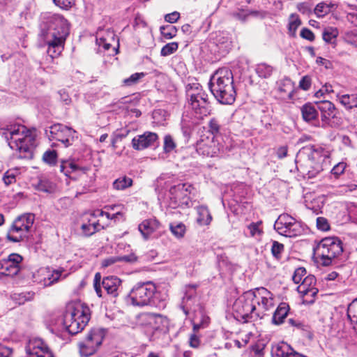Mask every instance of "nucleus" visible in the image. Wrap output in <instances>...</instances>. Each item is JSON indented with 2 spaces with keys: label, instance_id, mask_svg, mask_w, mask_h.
I'll use <instances>...</instances> for the list:
<instances>
[{
  "label": "nucleus",
  "instance_id": "41",
  "mask_svg": "<svg viewBox=\"0 0 357 357\" xmlns=\"http://www.w3.org/2000/svg\"><path fill=\"white\" fill-rule=\"evenodd\" d=\"M221 126L215 119H211L208 122V130L204 133L206 135L214 137V139L218 140L220 135Z\"/></svg>",
  "mask_w": 357,
  "mask_h": 357
},
{
  "label": "nucleus",
  "instance_id": "53",
  "mask_svg": "<svg viewBox=\"0 0 357 357\" xmlns=\"http://www.w3.org/2000/svg\"><path fill=\"white\" fill-rule=\"evenodd\" d=\"M357 189V185L353 183L344 184L338 186L336 190L337 194L344 195L349 192H352Z\"/></svg>",
  "mask_w": 357,
  "mask_h": 357
},
{
  "label": "nucleus",
  "instance_id": "45",
  "mask_svg": "<svg viewBox=\"0 0 357 357\" xmlns=\"http://www.w3.org/2000/svg\"><path fill=\"white\" fill-rule=\"evenodd\" d=\"M154 319V313L144 312L137 316V322L141 326L150 327Z\"/></svg>",
  "mask_w": 357,
  "mask_h": 357
},
{
  "label": "nucleus",
  "instance_id": "54",
  "mask_svg": "<svg viewBox=\"0 0 357 357\" xmlns=\"http://www.w3.org/2000/svg\"><path fill=\"white\" fill-rule=\"evenodd\" d=\"M178 45L176 42L167 43L162 47L160 54L162 56L171 55L178 50Z\"/></svg>",
  "mask_w": 357,
  "mask_h": 357
},
{
  "label": "nucleus",
  "instance_id": "64",
  "mask_svg": "<svg viewBox=\"0 0 357 357\" xmlns=\"http://www.w3.org/2000/svg\"><path fill=\"white\" fill-rule=\"evenodd\" d=\"M344 40L347 43L357 47V34L353 32H347L344 35Z\"/></svg>",
  "mask_w": 357,
  "mask_h": 357
},
{
  "label": "nucleus",
  "instance_id": "52",
  "mask_svg": "<svg viewBox=\"0 0 357 357\" xmlns=\"http://www.w3.org/2000/svg\"><path fill=\"white\" fill-rule=\"evenodd\" d=\"M145 76L144 73H135L132 74L129 77L123 79V83L125 86H131L137 84L140 79Z\"/></svg>",
  "mask_w": 357,
  "mask_h": 357
},
{
  "label": "nucleus",
  "instance_id": "11",
  "mask_svg": "<svg viewBox=\"0 0 357 357\" xmlns=\"http://www.w3.org/2000/svg\"><path fill=\"white\" fill-rule=\"evenodd\" d=\"M275 230L280 235L294 238L305 233V225L287 213L279 215L274 224Z\"/></svg>",
  "mask_w": 357,
  "mask_h": 357
},
{
  "label": "nucleus",
  "instance_id": "28",
  "mask_svg": "<svg viewBox=\"0 0 357 357\" xmlns=\"http://www.w3.org/2000/svg\"><path fill=\"white\" fill-rule=\"evenodd\" d=\"M195 285H190L187 287L185 294L182 298L181 307L185 315L188 314L192 303L195 299Z\"/></svg>",
  "mask_w": 357,
  "mask_h": 357
},
{
  "label": "nucleus",
  "instance_id": "20",
  "mask_svg": "<svg viewBox=\"0 0 357 357\" xmlns=\"http://www.w3.org/2000/svg\"><path fill=\"white\" fill-rule=\"evenodd\" d=\"M102 336L97 331H91L86 340L79 344V352L83 356L88 357L93 354L102 344Z\"/></svg>",
  "mask_w": 357,
  "mask_h": 357
},
{
  "label": "nucleus",
  "instance_id": "5",
  "mask_svg": "<svg viewBox=\"0 0 357 357\" xmlns=\"http://www.w3.org/2000/svg\"><path fill=\"white\" fill-rule=\"evenodd\" d=\"M209 89L214 98L221 104L231 105L236 100L233 74L227 68H219L211 77Z\"/></svg>",
  "mask_w": 357,
  "mask_h": 357
},
{
  "label": "nucleus",
  "instance_id": "33",
  "mask_svg": "<svg viewBox=\"0 0 357 357\" xmlns=\"http://www.w3.org/2000/svg\"><path fill=\"white\" fill-rule=\"evenodd\" d=\"M338 35L339 31L336 27L328 26L323 30L322 38L325 43L335 45Z\"/></svg>",
  "mask_w": 357,
  "mask_h": 357
},
{
  "label": "nucleus",
  "instance_id": "25",
  "mask_svg": "<svg viewBox=\"0 0 357 357\" xmlns=\"http://www.w3.org/2000/svg\"><path fill=\"white\" fill-rule=\"evenodd\" d=\"M272 357H306L296 352L290 345L282 342L272 347Z\"/></svg>",
  "mask_w": 357,
  "mask_h": 357
},
{
  "label": "nucleus",
  "instance_id": "36",
  "mask_svg": "<svg viewBox=\"0 0 357 357\" xmlns=\"http://www.w3.org/2000/svg\"><path fill=\"white\" fill-rule=\"evenodd\" d=\"M197 212L198 214V218L197 220L199 225H208L211 223L212 220V216L206 206H198L197 208Z\"/></svg>",
  "mask_w": 357,
  "mask_h": 357
},
{
  "label": "nucleus",
  "instance_id": "39",
  "mask_svg": "<svg viewBox=\"0 0 357 357\" xmlns=\"http://www.w3.org/2000/svg\"><path fill=\"white\" fill-rule=\"evenodd\" d=\"M133 181L126 176H120L113 182V188L116 190H124L132 185Z\"/></svg>",
  "mask_w": 357,
  "mask_h": 357
},
{
  "label": "nucleus",
  "instance_id": "49",
  "mask_svg": "<svg viewBox=\"0 0 357 357\" xmlns=\"http://www.w3.org/2000/svg\"><path fill=\"white\" fill-rule=\"evenodd\" d=\"M347 317L351 323L357 324V298L349 304L347 309Z\"/></svg>",
  "mask_w": 357,
  "mask_h": 357
},
{
  "label": "nucleus",
  "instance_id": "60",
  "mask_svg": "<svg viewBox=\"0 0 357 357\" xmlns=\"http://www.w3.org/2000/svg\"><path fill=\"white\" fill-rule=\"evenodd\" d=\"M4 183L9 185L16 181V172L14 170L7 171L3 177Z\"/></svg>",
  "mask_w": 357,
  "mask_h": 357
},
{
  "label": "nucleus",
  "instance_id": "23",
  "mask_svg": "<svg viewBox=\"0 0 357 357\" xmlns=\"http://www.w3.org/2000/svg\"><path fill=\"white\" fill-rule=\"evenodd\" d=\"M157 139L158 135L156 133L145 132L144 134L137 135L132 139V146L137 151L143 150L154 145Z\"/></svg>",
  "mask_w": 357,
  "mask_h": 357
},
{
  "label": "nucleus",
  "instance_id": "13",
  "mask_svg": "<svg viewBox=\"0 0 357 357\" xmlns=\"http://www.w3.org/2000/svg\"><path fill=\"white\" fill-rule=\"evenodd\" d=\"M101 287L108 295L116 297L119 296L121 288V280L116 276H107L101 281L100 273H96L93 279V287L96 294L100 298L103 297Z\"/></svg>",
  "mask_w": 357,
  "mask_h": 357
},
{
  "label": "nucleus",
  "instance_id": "10",
  "mask_svg": "<svg viewBox=\"0 0 357 357\" xmlns=\"http://www.w3.org/2000/svg\"><path fill=\"white\" fill-rule=\"evenodd\" d=\"M233 312L235 318L243 322H248L252 318H257L256 305L251 291L244 293L235 301Z\"/></svg>",
  "mask_w": 357,
  "mask_h": 357
},
{
  "label": "nucleus",
  "instance_id": "44",
  "mask_svg": "<svg viewBox=\"0 0 357 357\" xmlns=\"http://www.w3.org/2000/svg\"><path fill=\"white\" fill-rule=\"evenodd\" d=\"M169 229L172 233L178 238H183L186 231L185 225L182 222L170 223Z\"/></svg>",
  "mask_w": 357,
  "mask_h": 357
},
{
  "label": "nucleus",
  "instance_id": "40",
  "mask_svg": "<svg viewBox=\"0 0 357 357\" xmlns=\"http://www.w3.org/2000/svg\"><path fill=\"white\" fill-rule=\"evenodd\" d=\"M333 4L326 2L319 3L313 9V13L319 18H321L328 15L333 7Z\"/></svg>",
  "mask_w": 357,
  "mask_h": 357
},
{
  "label": "nucleus",
  "instance_id": "32",
  "mask_svg": "<svg viewBox=\"0 0 357 357\" xmlns=\"http://www.w3.org/2000/svg\"><path fill=\"white\" fill-rule=\"evenodd\" d=\"M137 259V257L133 253H131L128 255H124L122 257H110L102 260V266L105 268L109 267L115 264L116 262L121 261L133 263L136 261Z\"/></svg>",
  "mask_w": 357,
  "mask_h": 357
},
{
  "label": "nucleus",
  "instance_id": "61",
  "mask_svg": "<svg viewBox=\"0 0 357 357\" xmlns=\"http://www.w3.org/2000/svg\"><path fill=\"white\" fill-rule=\"evenodd\" d=\"M317 227L319 230L326 231L330 229V225L326 218L319 217L317 218Z\"/></svg>",
  "mask_w": 357,
  "mask_h": 357
},
{
  "label": "nucleus",
  "instance_id": "43",
  "mask_svg": "<svg viewBox=\"0 0 357 357\" xmlns=\"http://www.w3.org/2000/svg\"><path fill=\"white\" fill-rule=\"evenodd\" d=\"M273 68L265 63H259L256 66L255 72L261 78H268L271 76Z\"/></svg>",
  "mask_w": 357,
  "mask_h": 357
},
{
  "label": "nucleus",
  "instance_id": "35",
  "mask_svg": "<svg viewBox=\"0 0 357 357\" xmlns=\"http://www.w3.org/2000/svg\"><path fill=\"white\" fill-rule=\"evenodd\" d=\"M213 43L218 48V52L220 54H224L229 51L230 42L228 37L225 36L224 33H220L219 34H217Z\"/></svg>",
  "mask_w": 357,
  "mask_h": 357
},
{
  "label": "nucleus",
  "instance_id": "42",
  "mask_svg": "<svg viewBox=\"0 0 357 357\" xmlns=\"http://www.w3.org/2000/svg\"><path fill=\"white\" fill-rule=\"evenodd\" d=\"M78 166L72 160H63L61 161L60 172L65 176H70V174L77 171Z\"/></svg>",
  "mask_w": 357,
  "mask_h": 357
},
{
  "label": "nucleus",
  "instance_id": "17",
  "mask_svg": "<svg viewBox=\"0 0 357 357\" xmlns=\"http://www.w3.org/2000/svg\"><path fill=\"white\" fill-rule=\"evenodd\" d=\"M255 305H256L257 317H262L266 311L273 307V294L266 288L261 287L251 291Z\"/></svg>",
  "mask_w": 357,
  "mask_h": 357
},
{
  "label": "nucleus",
  "instance_id": "3",
  "mask_svg": "<svg viewBox=\"0 0 357 357\" xmlns=\"http://www.w3.org/2000/svg\"><path fill=\"white\" fill-rule=\"evenodd\" d=\"M69 34L67 20L59 15H52L44 32V41L47 45V52L52 59L60 56L64 49L65 41Z\"/></svg>",
  "mask_w": 357,
  "mask_h": 357
},
{
  "label": "nucleus",
  "instance_id": "29",
  "mask_svg": "<svg viewBox=\"0 0 357 357\" xmlns=\"http://www.w3.org/2000/svg\"><path fill=\"white\" fill-rule=\"evenodd\" d=\"M244 234L247 236L259 239L264 234L262 222H251L247 225L246 229L244 230Z\"/></svg>",
  "mask_w": 357,
  "mask_h": 357
},
{
  "label": "nucleus",
  "instance_id": "56",
  "mask_svg": "<svg viewBox=\"0 0 357 357\" xmlns=\"http://www.w3.org/2000/svg\"><path fill=\"white\" fill-rule=\"evenodd\" d=\"M279 90L287 93L289 97L291 96L293 92V86L290 79H284L280 83Z\"/></svg>",
  "mask_w": 357,
  "mask_h": 357
},
{
  "label": "nucleus",
  "instance_id": "15",
  "mask_svg": "<svg viewBox=\"0 0 357 357\" xmlns=\"http://www.w3.org/2000/svg\"><path fill=\"white\" fill-rule=\"evenodd\" d=\"M317 109L321 112V128H336L342 123V119L338 116V112L331 101L324 100L317 102Z\"/></svg>",
  "mask_w": 357,
  "mask_h": 357
},
{
  "label": "nucleus",
  "instance_id": "9",
  "mask_svg": "<svg viewBox=\"0 0 357 357\" xmlns=\"http://www.w3.org/2000/svg\"><path fill=\"white\" fill-rule=\"evenodd\" d=\"M342 252V243L339 238L326 237L323 238L314 249V255L319 263L327 266L331 265L332 260Z\"/></svg>",
  "mask_w": 357,
  "mask_h": 357
},
{
  "label": "nucleus",
  "instance_id": "58",
  "mask_svg": "<svg viewBox=\"0 0 357 357\" xmlns=\"http://www.w3.org/2000/svg\"><path fill=\"white\" fill-rule=\"evenodd\" d=\"M176 147V144L171 135H167L164 138V151L165 153H169Z\"/></svg>",
  "mask_w": 357,
  "mask_h": 357
},
{
  "label": "nucleus",
  "instance_id": "14",
  "mask_svg": "<svg viewBox=\"0 0 357 357\" xmlns=\"http://www.w3.org/2000/svg\"><path fill=\"white\" fill-rule=\"evenodd\" d=\"M45 135L50 140L61 142L65 147L73 144L77 138V132L61 123H55L45 129Z\"/></svg>",
  "mask_w": 357,
  "mask_h": 357
},
{
  "label": "nucleus",
  "instance_id": "16",
  "mask_svg": "<svg viewBox=\"0 0 357 357\" xmlns=\"http://www.w3.org/2000/svg\"><path fill=\"white\" fill-rule=\"evenodd\" d=\"M196 151L199 155L207 157H214L224 151V147L214 137L201 135L196 144Z\"/></svg>",
  "mask_w": 357,
  "mask_h": 357
},
{
  "label": "nucleus",
  "instance_id": "31",
  "mask_svg": "<svg viewBox=\"0 0 357 357\" xmlns=\"http://www.w3.org/2000/svg\"><path fill=\"white\" fill-rule=\"evenodd\" d=\"M35 188L46 193H54L56 190V185L46 177H40L35 184Z\"/></svg>",
  "mask_w": 357,
  "mask_h": 357
},
{
  "label": "nucleus",
  "instance_id": "51",
  "mask_svg": "<svg viewBox=\"0 0 357 357\" xmlns=\"http://www.w3.org/2000/svg\"><path fill=\"white\" fill-rule=\"evenodd\" d=\"M284 252V245L278 241H273L271 246V254L273 257L279 260L282 257V254Z\"/></svg>",
  "mask_w": 357,
  "mask_h": 357
},
{
  "label": "nucleus",
  "instance_id": "22",
  "mask_svg": "<svg viewBox=\"0 0 357 357\" xmlns=\"http://www.w3.org/2000/svg\"><path fill=\"white\" fill-rule=\"evenodd\" d=\"M116 43V47H114L112 51L114 54H116L119 50V40H116V35L113 30H98L96 33V44L98 46L99 50L102 48L103 50H109L113 45V43Z\"/></svg>",
  "mask_w": 357,
  "mask_h": 357
},
{
  "label": "nucleus",
  "instance_id": "46",
  "mask_svg": "<svg viewBox=\"0 0 357 357\" xmlns=\"http://www.w3.org/2000/svg\"><path fill=\"white\" fill-rule=\"evenodd\" d=\"M57 153L55 150L48 149L43 155V160L46 164L54 166L57 161Z\"/></svg>",
  "mask_w": 357,
  "mask_h": 357
},
{
  "label": "nucleus",
  "instance_id": "27",
  "mask_svg": "<svg viewBox=\"0 0 357 357\" xmlns=\"http://www.w3.org/2000/svg\"><path fill=\"white\" fill-rule=\"evenodd\" d=\"M160 227V222L155 219L144 220L139 225L138 229L144 239H148L150 236Z\"/></svg>",
  "mask_w": 357,
  "mask_h": 357
},
{
  "label": "nucleus",
  "instance_id": "4",
  "mask_svg": "<svg viewBox=\"0 0 357 357\" xmlns=\"http://www.w3.org/2000/svg\"><path fill=\"white\" fill-rule=\"evenodd\" d=\"M0 134L6 139L12 149L20 151V158L31 157L35 139L24 126L18 123L8 124L0 128Z\"/></svg>",
  "mask_w": 357,
  "mask_h": 357
},
{
  "label": "nucleus",
  "instance_id": "1",
  "mask_svg": "<svg viewBox=\"0 0 357 357\" xmlns=\"http://www.w3.org/2000/svg\"><path fill=\"white\" fill-rule=\"evenodd\" d=\"M91 318L90 309L80 303H68L62 317L54 319L50 324V331L53 333L67 331L75 335L81 332Z\"/></svg>",
  "mask_w": 357,
  "mask_h": 357
},
{
  "label": "nucleus",
  "instance_id": "50",
  "mask_svg": "<svg viewBox=\"0 0 357 357\" xmlns=\"http://www.w3.org/2000/svg\"><path fill=\"white\" fill-rule=\"evenodd\" d=\"M177 29L173 25H166L160 27V33L166 39H172L176 36Z\"/></svg>",
  "mask_w": 357,
  "mask_h": 357
},
{
  "label": "nucleus",
  "instance_id": "63",
  "mask_svg": "<svg viewBox=\"0 0 357 357\" xmlns=\"http://www.w3.org/2000/svg\"><path fill=\"white\" fill-rule=\"evenodd\" d=\"M300 36L301 38L310 42L314 41L315 39V36L313 32L307 28H303L301 31Z\"/></svg>",
  "mask_w": 357,
  "mask_h": 357
},
{
  "label": "nucleus",
  "instance_id": "21",
  "mask_svg": "<svg viewBox=\"0 0 357 357\" xmlns=\"http://www.w3.org/2000/svg\"><path fill=\"white\" fill-rule=\"evenodd\" d=\"M25 349L28 357H54L47 344L40 338L31 339Z\"/></svg>",
  "mask_w": 357,
  "mask_h": 357
},
{
  "label": "nucleus",
  "instance_id": "62",
  "mask_svg": "<svg viewBox=\"0 0 357 357\" xmlns=\"http://www.w3.org/2000/svg\"><path fill=\"white\" fill-rule=\"evenodd\" d=\"M154 317L155 319H154V321L151 323V325H150V328L152 329L157 330L160 328V324H163L165 322L167 321L166 317L162 316L159 314H155Z\"/></svg>",
  "mask_w": 357,
  "mask_h": 357
},
{
  "label": "nucleus",
  "instance_id": "24",
  "mask_svg": "<svg viewBox=\"0 0 357 357\" xmlns=\"http://www.w3.org/2000/svg\"><path fill=\"white\" fill-rule=\"evenodd\" d=\"M85 220L86 222H83L80 227L81 234L84 236H91L102 228L94 213H90Z\"/></svg>",
  "mask_w": 357,
  "mask_h": 357
},
{
  "label": "nucleus",
  "instance_id": "7",
  "mask_svg": "<svg viewBox=\"0 0 357 357\" xmlns=\"http://www.w3.org/2000/svg\"><path fill=\"white\" fill-rule=\"evenodd\" d=\"M186 96L192 110L197 119H203L210 114L211 102L208 94L199 83L189 84L186 86Z\"/></svg>",
  "mask_w": 357,
  "mask_h": 357
},
{
  "label": "nucleus",
  "instance_id": "55",
  "mask_svg": "<svg viewBox=\"0 0 357 357\" xmlns=\"http://www.w3.org/2000/svg\"><path fill=\"white\" fill-rule=\"evenodd\" d=\"M298 10L303 15L309 16L313 13L312 4L310 2H302L297 4Z\"/></svg>",
  "mask_w": 357,
  "mask_h": 357
},
{
  "label": "nucleus",
  "instance_id": "34",
  "mask_svg": "<svg viewBox=\"0 0 357 357\" xmlns=\"http://www.w3.org/2000/svg\"><path fill=\"white\" fill-rule=\"evenodd\" d=\"M337 100L347 109H351L357 107V95L356 94H344L337 95Z\"/></svg>",
  "mask_w": 357,
  "mask_h": 357
},
{
  "label": "nucleus",
  "instance_id": "30",
  "mask_svg": "<svg viewBox=\"0 0 357 357\" xmlns=\"http://www.w3.org/2000/svg\"><path fill=\"white\" fill-rule=\"evenodd\" d=\"M289 310V306L286 303H281L275 310L273 318L272 321L274 324L279 325L281 324L284 319L287 317L288 312Z\"/></svg>",
  "mask_w": 357,
  "mask_h": 357
},
{
  "label": "nucleus",
  "instance_id": "8",
  "mask_svg": "<svg viewBox=\"0 0 357 357\" xmlns=\"http://www.w3.org/2000/svg\"><path fill=\"white\" fill-rule=\"evenodd\" d=\"M35 215L31 213L17 216L10 226L6 238L13 243H20L28 240L33 232Z\"/></svg>",
  "mask_w": 357,
  "mask_h": 357
},
{
  "label": "nucleus",
  "instance_id": "19",
  "mask_svg": "<svg viewBox=\"0 0 357 357\" xmlns=\"http://www.w3.org/2000/svg\"><path fill=\"white\" fill-rule=\"evenodd\" d=\"M316 278L312 275L305 276L297 287V291L303 296V303L304 304L310 305L314 303V298L319 290L316 286Z\"/></svg>",
  "mask_w": 357,
  "mask_h": 357
},
{
  "label": "nucleus",
  "instance_id": "38",
  "mask_svg": "<svg viewBox=\"0 0 357 357\" xmlns=\"http://www.w3.org/2000/svg\"><path fill=\"white\" fill-rule=\"evenodd\" d=\"M35 293L33 291L15 292L11 294V299L18 305H23L26 301H31Z\"/></svg>",
  "mask_w": 357,
  "mask_h": 357
},
{
  "label": "nucleus",
  "instance_id": "26",
  "mask_svg": "<svg viewBox=\"0 0 357 357\" xmlns=\"http://www.w3.org/2000/svg\"><path fill=\"white\" fill-rule=\"evenodd\" d=\"M317 108L311 103H306L301 108L303 119L314 126H320L318 119Z\"/></svg>",
  "mask_w": 357,
  "mask_h": 357
},
{
  "label": "nucleus",
  "instance_id": "57",
  "mask_svg": "<svg viewBox=\"0 0 357 357\" xmlns=\"http://www.w3.org/2000/svg\"><path fill=\"white\" fill-rule=\"evenodd\" d=\"M307 272L305 268L299 267L296 268L294 271V273L292 276V280L295 284L301 283L304 278H303Z\"/></svg>",
  "mask_w": 357,
  "mask_h": 357
},
{
  "label": "nucleus",
  "instance_id": "12",
  "mask_svg": "<svg viewBox=\"0 0 357 357\" xmlns=\"http://www.w3.org/2000/svg\"><path fill=\"white\" fill-rule=\"evenodd\" d=\"M192 190V185L189 183H181L172 186L168 193V207L177 208L181 206H189L190 202V195Z\"/></svg>",
  "mask_w": 357,
  "mask_h": 357
},
{
  "label": "nucleus",
  "instance_id": "18",
  "mask_svg": "<svg viewBox=\"0 0 357 357\" xmlns=\"http://www.w3.org/2000/svg\"><path fill=\"white\" fill-rule=\"evenodd\" d=\"M22 257L17 253H12L6 258L0 260V274L14 277L17 275L21 270L22 263Z\"/></svg>",
  "mask_w": 357,
  "mask_h": 357
},
{
  "label": "nucleus",
  "instance_id": "2",
  "mask_svg": "<svg viewBox=\"0 0 357 357\" xmlns=\"http://www.w3.org/2000/svg\"><path fill=\"white\" fill-rule=\"evenodd\" d=\"M296 163L303 176L314 178L330 165V153L321 147L305 146L298 153Z\"/></svg>",
  "mask_w": 357,
  "mask_h": 357
},
{
  "label": "nucleus",
  "instance_id": "59",
  "mask_svg": "<svg viewBox=\"0 0 357 357\" xmlns=\"http://www.w3.org/2000/svg\"><path fill=\"white\" fill-rule=\"evenodd\" d=\"M63 270H55L52 272L51 275L48 277L47 280H45V284L46 286L52 285V284L56 282L61 276Z\"/></svg>",
  "mask_w": 357,
  "mask_h": 357
},
{
  "label": "nucleus",
  "instance_id": "48",
  "mask_svg": "<svg viewBox=\"0 0 357 357\" xmlns=\"http://www.w3.org/2000/svg\"><path fill=\"white\" fill-rule=\"evenodd\" d=\"M130 132V130L127 128L121 129L116 130L112 135V146L113 148H116V144L121 141L123 138L126 137Z\"/></svg>",
  "mask_w": 357,
  "mask_h": 357
},
{
  "label": "nucleus",
  "instance_id": "6",
  "mask_svg": "<svg viewBox=\"0 0 357 357\" xmlns=\"http://www.w3.org/2000/svg\"><path fill=\"white\" fill-rule=\"evenodd\" d=\"M159 293L152 282H138L130 290L128 302L133 306H155L163 308L166 305L165 299H158Z\"/></svg>",
  "mask_w": 357,
  "mask_h": 357
},
{
  "label": "nucleus",
  "instance_id": "47",
  "mask_svg": "<svg viewBox=\"0 0 357 357\" xmlns=\"http://www.w3.org/2000/svg\"><path fill=\"white\" fill-rule=\"evenodd\" d=\"M347 167L346 162H340L335 165L331 170V178L337 179L344 174Z\"/></svg>",
  "mask_w": 357,
  "mask_h": 357
},
{
  "label": "nucleus",
  "instance_id": "37",
  "mask_svg": "<svg viewBox=\"0 0 357 357\" xmlns=\"http://www.w3.org/2000/svg\"><path fill=\"white\" fill-rule=\"evenodd\" d=\"M301 24V20H300L297 14H291L289 18V23L287 25L288 34L291 38L296 37V31L298 28Z\"/></svg>",
  "mask_w": 357,
  "mask_h": 357
}]
</instances>
